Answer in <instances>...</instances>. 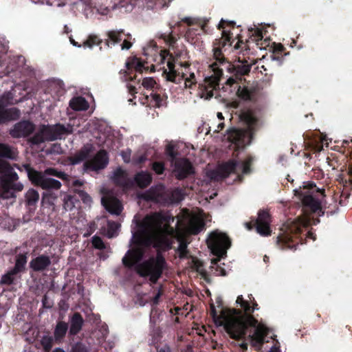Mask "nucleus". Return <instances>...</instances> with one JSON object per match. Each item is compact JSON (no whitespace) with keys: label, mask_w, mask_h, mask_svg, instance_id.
<instances>
[{"label":"nucleus","mask_w":352,"mask_h":352,"mask_svg":"<svg viewBox=\"0 0 352 352\" xmlns=\"http://www.w3.org/2000/svg\"><path fill=\"white\" fill-rule=\"evenodd\" d=\"M111 179L116 184L124 188H130L133 184V182L128 177L126 172L120 168H118L113 173Z\"/></svg>","instance_id":"aec40b11"},{"label":"nucleus","mask_w":352,"mask_h":352,"mask_svg":"<svg viewBox=\"0 0 352 352\" xmlns=\"http://www.w3.org/2000/svg\"><path fill=\"white\" fill-rule=\"evenodd\" d=\"M22 168L26 172L32 183L41 186L43 189H58L61 186L59 181L49 177V175H56L61 179H64L65 176V174L62 172L57 171V173H56V170L52 168L47 169L45 173L43 174L33 170L28 164H23Z\"/></svg>","instance_id":"1a4fd4ad"},{"label":"nucleus","mask_w":352,"mask_h":352,"mask_svg":"<svg viewBox=\"0 0 352 352\" xmlns=\"http://www.w3.org/2000/svg\"><path fill=\"white\" fill-rule=\"evenodd\" d=\"M68 327L67 324L63 322H59L54 331V337L56 340L62 338L66 333Z\"/></svg>","instance_id":"c756f323"},{"label":"nucleus","mask_w":352,"mask_h":352,"mask_svg":"<svg viewBox=\"0 0 352 352\" xmlns=\"http://www.w3.org/2000/svg\"><path fill=\"white\" fill-rule=\"evenodd\" d=\"M131 151L130 150L124 151L122 153L121 155L124 162L129 163L131 160Z\"/></svg>","instance_id":"49530a36"},{"label":"nucleus","mask_w":352,"mask_h":352,"mask_svg":"<svg viewBox=\"0 0 352 352\" xmlns=\"http://www.w3.org/2000/svg\"><path fill=\"white\" fill-rule=\"evenodd\" d=\"M71 352H87L84 345L77 343L73 346Z\"/></svg>","instance_id":"a18cd8bd"},{"label":"nucleus","mask_w":352,"mask_h":352,"mask_svg":"<svg viewBox=\"0 0 352 352\" xmlns=\"http://www.w3.org/2000/svg\"><path fill=\"white\" fill-rule=\"evenodd\" d=\"M295 195L302 201L303 205L309 208L311 211L316 212L321 209V204L323 199V192L316 186L311 189L306 188L294 190Z\"/></svg>","instance_id":"f8f14e48"},{"label":"nucleus","mask_w":352,"mask_h":352,"mask_svg":"<svg viewBox=\"0 0 352 352\" xmlns=\"http://www.w3.org/2000/svg\"><path fill=\"white\" fill-rule=\"evenodd\" d=\"M194 34V28H190L187 32V37L190 38Z\"/></svg>","instance_id":"bf43d9fd"},{"label":"nucleus","mask_w":352,"mask_h":352,"mask_svg":"<svg viewBox=\"0 0 352 352\" xmlns=\"http://www.w3.org/2000/svg\"><path fill=\"white\" fill-rule=\"evenodd\" d=\"M53 338L50 336H44L41 340V345L45 351H49L52 346Z\"/></svg>","instance_id":"4c0bfd02"},{"label":"nucleus","mask_w":352,"mask_h":352,"mask_svg":"<svg viewBox=\"0 0 352 352\" xmlns=\"http://www.w3.org/2000/svg\"><path fill=\"white\" fill-rule=\"evenodd\" d=\"M69 106L75 111H85L89 108V103L84 98L78 96L70 100Z\"/></svg>","instance_id":"393cba45"},{"label":"nucleus","mask_w":352,"mask_h":352,"mask_svg":"<svg viewBox=\"0 0 352 352\" xmlns=\"http://www.w3.org/2000/svg\"><path fill=\"white\" fill-rule=\"evenodd\" d=\"M38 192L34 189H30L25 194V200L29 206L34 205L38 201Z\"/></svg>","instance_id":"7c9ffc66"},{"label":"nucleus","mask_w":352,"mask_h":352,"mask_svg":"<svg viewBox=\"0 0 352 352\" xmlns=\"http://www.w3.org/2000/svg\"><path fill=\"white\" fill-rule=\"evenodd\" d=\"M134 180L140 188H144L151 184L152 177L149 173L142 171L135 175Z\"/></svg>","instance_id":"5701e85b"},{"label":"nucleus","mask_w":352,"mask_h":352,"mask_svg":"<svg viewBox=\"0 0 352 352\" xmlns=\"http://www.w3.org/2000/svg\"><path fill=\"white\" fill-rule=\"evenodd\" d=\"M156 66H160L159 70L163 71L166 80L176 84L184 83V88L192 89L197 82L195 72L192 71L188 63H182L177 58H174L166 50L161 51L155 58Z\"/></svg>","instance_id":"7ed1b4c3"},{"label":"nucleus","mask_w":352,"mask_h":352,"mask_svg":"<svg viewBox=\"0 0 352 352\" xmlns=\"http://www.w3.org/2000/svg\"><path fill=\"white\" fill-rule=\"evenodd\" d=\"M207 244L213 254L218 257L211 260L212 267H214V265H217L220 258L226 254L227 250L230 245V241L225 233L215 230L210 234Z\"/></svg>","instance_id":"9d476101"},{"label":"nucleus","mask_w":352,"mask_h":352,"mask_svg":"<svg viewBox=\"0 0 352 352\" xmlns=\"http://www.w3.org/2000/svg\"><path fill=\"white\" fill-rule=\"evenodd\" d=\"M32 2L35 3H43L44 0H31Z\"/></svg>","instance_id":"69168bd1"},{"label":"nucleus","mask_w":352,"mask_h":352,"mask_svg":"<svg viewBox=\"0 0 352 352\" xmlns=\"http://www.w3.org/2000/svg\"><path fill=\"white\" fill-rule=\"evenodd\" d=\"M236 304L243 311L236 309H227L220 305H210V315L217 327H223L227 333L234 339H240L245 334L246 329L251 328L249 340L252 346L260 349L266 339L270 329L263 323L258 322L251 315L255 309H258V305L252 294L246 297L240 295L236 300Z\"/></svg>","instance_id":"f03ea898"},{"label":"nucleus","mask_w":352,"mask_h":352,"mask_svg":"<svg viewBox=\"0 0 352 352\" xmlns=\"http://www.w3.org/2000/svg\"><path fill=\"white\" fill-rule=\"evenodd\" d=\"M235 82V80L233 78H229L228 80H227V83L228 85H232L234 84Z\"/></svg>","instance_id":"e2e57ef3"},{"label":"nucleus","mask_w":352,"mask_h":352,"mask_svg":"<svg viewBox=\"0 0 352 352\" xmlns=\"http://www.w3.org/2000/svg\"><path fill=\"white\" fill-rule=\"evenodd\" d=\"M94 151V146L91 143H87L74 155L69 157L72 164H78L85 161L83 165L85 170H98L107 166L109 163L107 153L104 150L98 151L96 155L89 159L90 155Z\"/></svg>","instance_id":"0eeeda50"},{"label":"nucleus","mask_w":352,"mask_h":352,"mask_svg":"<svg viewBox=\"0 0 352 352\" xmlns=\"http://www.w3.org/2000/svg\"><path fill=\"white\" fill-rule=\"evenodd\" d=\"M92 245L95 248L97 249L101 250L104 248V244L102 240L99 236H94L92 238Z\"/></svg>","instance_id":"37998d69"},{"label":"nucleus","mask_w":352,"mask_h":352,"mask_svg":"<svg viewBox=\"0 0 352 352\" xmlns=\"http://www.w3.org/2000/svg\"><path fill=\"white\" fill-rule=\"evenodd\" d=\"M307 237L311 239L313 241H314L316 239L314 234L311 232H308Z\"/></svg>","instance_id":"052dcab7"},{"label":"nucleus","mask_w":352,"mask_h":352,"mask_svg":"<svg viewBox=\"0 0 352 352\" xmlns=\"http://www.w3.org/2000/svg\"><path fill=\"white\" fill-rule=\"evenodd\" d=\"M270 218L267 212L261 211L258 213L256 221V228L257 232L262 236H269L271 234L270 227Z\"/></svg>","instance_id":"f3484780"},{"label":"nucleus","mask_w":352,"mask_h":352,"mask_svg":"<svg viewBox=\"0 0 352 352\" xmlns=\"http://www.w3.org/2000/svg\"><path fill=\"white\" fill-rule=\"evenodd\" d=\"M96 10L99 14L102 15H107L109 12V9L107 7H100L97 8Z\"/></svg>","instance_id":"8fccbe9b"},{"label":"nucleus","mask_w":352,"mask_h":352,"mask_svg":"<svg viewBox=\"0 0 352 352\" xmlns=\"http://www.w3.org/2000/svg\"><path fill=\"white\" fill-rule=\"evenodd\" d=\"M153 169L157 174H161L163 173L164 167L162 163L155 162L153 164Z\"/></svg>","instance_id":"c03bdc74"},{"label":"nucleus","mask_w":352,"mask_h":352,"mask_svg":"<svg viewBox=\"0 0 352 352\" xmlns=\"http://www.w3.org/2000/svg\"><path fill=\"white\" fill-rule=\"evenodd\" d=\"M54 135L52 126H41L32 138L31 142L33 144H38L45 141H52L54 140L55 136Z\"/></svg>","instance_id":"6ab92c4d"},{"label":"nucleus","mask_w":352,"mask_h":352,"mask_svg":"<svg viewBox=\"0 0 352 352\" xmlns=\"http://www.w3.org/2000/svg\"><path fill=\"white\" fill-rule=\"evenodd\" d=\"M120 224L115 222L108 221V228L107 231V236L109 238L116 236L119 231Z\"/></svg>","instance_id":"2f4dec72"},{"label":"nucleus","mask_w":352,"mask_h":352,"mask_svg":"<svg viewBox=\"0 0 352 352\" xmlns=\"http://www.w3.org/2000/svg\"><path fill=\"white\" fill-rule=\"evenodd\" d=\"M27 263V257L24 254H20L17 256L14 268L13 269L16 272H20L23 269L25 263Z\"/></svg>","instance_id":"473e14b6"},{"label":"nucleus","mask_w":352,"mask_h":352,"mask_svg":"<svg viewBox=\"0 0 352 352\" xmlns=\"http://www.w3.org/2000/svg\"><path fill=\"white\" fill-rule=\"evenodd\" d=\"M173 149V146L172 144H168L166 147V153L169 156H170L173 158V160H175V153Z\"/></svg>","instance_id":"09e8293b"},{"label":"nucleus","mask_w":352,"mask_h":352,"mask_svg":"<svg viewBox=\"0 0 352 352\" xmlns=\"http://www.w3.org/2000/svg\"><path fill=\"white\" fill-rule=\"evenodd\" d=\"M109 36V41L108 43H111L113 45H115L118 43V42L123 41L122 44L121 45V49L122 50H129L131 48L132 44L131 42L128 41L124 34L122 32L119 31H111L108 34Z\"/></svg>","instance_id":"412c9836"},{"label":"nucleus","mask_w":352,"mask_h":352,"mask_svg":"<svg viewBox=\"0 0 352 352\" xmlns=\"http://www.w3.org/2000/svg\"><path fill=\"white\" fill-rule=\"evenodd\" d=\"M138 197L140 199L156 202L179 201L182 199L180 190L176 189L170 192L166 190L165 187L161 184L151 188Z\"/></svg>","instance_id":"9b49d317"},{"label":"nucleus","mask_w":352,"mask_h":352,"mask_svg":"<svg viewBox=\"0 0 352 352\" xmlns=\"http://www.w3.org/2000/svg\"><path fill=\"white\" fill-rule=\"evenodd\" d=\"M309 223V220L305 217H299L295 221H288L282 228V234L278 237V243L287 244L292 240V234L297 235L301 228L307 226Z\"/></svg>","instance_id":"ddd939ff"},{"label":"nucleus","mask_w":352,"mask_h":352,"mask_svg":"<svg viewBox=\"0 0 352 352\" xmlns=\"http://www.w3.org/2000/svg\"><path fill=\"white\" fill-rule=\"evenodd\" d=\"M161 295H162V292L160 290H159L153 299V303L154 305H157L158 303L159 298H160Z\"/></svg>","instance_id":"5fc2aeb1"},{"label":"nucleus","mask_w":352,"mask_h":352,"mask_svg":"<svg viewBox=\"0 0 352 352\" xmlns=\"http://www.w3.org/2000/svg\"><path fill=\"white\" fill-rule=\"evenodd\" d=\"M51 261L49 256L41 255L32 259L30 265L34 271H41L48 267Z\"/></svg>","instance_id":"4be33fe9"},{"label":"nucleus","mask_w":352,"mask_h":352,"mask_svg":"<svg viewBox=\"0 0 352 352\" xmlns=\"http://www.w3.org/2000/svg\"><path fill=\"white\" fill-rule=\"evenodd\" d=\"M173 172L179 179H182L194 173L192 164L186 159H175L171 162Z\"/></svg>","instance_id":"2eb2a0df"},{"label":"nucleus","mask_w":352,"mask_h":352,"mask_svg":"<svg viewBox=\"0 0 352 352\" xmlns=\"http://www.w3.org/2000/svg\"><path fill=\"white\" fill-rule=\"evenodd\" d=\"M223 24V21L221 20V21L219 24V28L223 29V30L222 31V38H221V43H222L224 47L227 44V43L230 41V36L229 32L224 29Z\"/></svg>","instance_id":"ea45409f"},{"label":"nucleus","mask_w":352,"mask_h":352,"mask_svg":"<svg viewBox=\"0 0 352 352\" xmlns=\"http://www.w3.org/2000/svg\"><path fill=\"white\" fill-rule=\"evenodd\" d=\"M221 49L219 47H215L213 49V56L215 62L208 65L209 69L212 74L205 78L204 82L199 85V95L200 98L208 100L214 96V91L219 85L220 78L222 75L223 68L220 67L223 65L224 58L221 57Z\"/></svg>","instance_id":"39448f33"},{"label":"nucleus","mask_w":352,"mask_h":352,"mask_svg":"<svg viewBox=\"0 0 352 352\" xmlns=\"http://www.w3.org/2000/svg\"><path fill=\"white\" fill-rule=\"evenodd\" d=\"M52 352H65L63 349L57 348L55 350H54Z\"/></svg>","instance_id":"774afa93"},{"label":"nucleus","mask_w":352,"mask_h":352,"mask_svg":"<svg viewBox=\"0 0 352 352\" xmlns=\"http://www.w3.org/2000/svg\"><path fill=\"white\" fill-rule=\"evenodd\" d=\"M34 130V125L28 121H22L16 123L10 133L13 138H21L29 135Z\"/></svg>","instance_id":"a211bd4d"},{"label":"nucleus","mask_w":352,"mask_h":352,"mask_svg":"<svg viewBox=\"0 0 352 352\" xmlns=\"http://www.w3.org/2000/svg\"><path fill=\"white\" fill-rule=\"evenodd\" d=\"M251 66L248 64H239L234 67V70L236 74L245 75L249 73Z\"/></svg>","instance_id":"f704fd0d"},{"label":"nucleus","mask_w":352,"mask_h":352,"mask_svg":"<svg viewBox=\"0 0 352 352\" xmlns=\"http://www.w3.org/2000/svg\"><path fill=\"white\" fill-rule=\"evenodd\" d=\"M217 118H218L219 121H221L223 119V115H222L221 113H217Z\"/></svg>","instance_id":"0e129e2a"},{"label":"nucleus","mask_w":352,"mask_h":352,"mask_svg":"<svg viewBox=\"0 0 352 352\" xmlns=\"http://www.w3.org/2000/svg\"><path fill=\"white\" fill-rule=\"evenodd\" d=\"M283 50V46L281 44H274V50L275 52H282Z\"/></svg>","instance_id":"6e6d98bb"},{"label":"nucleus","mask_w":352,"mask_h":352,"mask_svg":"<svg viewBox=\"0 0 352 352\" xmlns=\"http://www.w3.org/2000/svg\"><path fill=\"white\" fill-rule=\"evenodd\" d=\"M184 21H185L186 22H187L188 23H192V19L190 18H185L184 19Z\"/></svg>","instance_id":"338daca9"},{"label":"nucleus","mask_w":352,"mask_h":352,"mask_svg":"<svg viewBox=\"0 0 352 352\" xmlns=\"http://www.w3.org/2000/svg\"><path fill=\"white\" fill-rule=\"evenodd\" d=\"M69 41H70L71 44H72L75 47H81V45H78V43L74 41V39L72 36L69 37Z\"/></svg>","instance_id":"13d9d810"},{"label":"nucleus","mask_w":352,"mask_h":352,"mask_svg":"<svg viewBox=\"0 0 352 352\" xmlns=\"http://www.w3.org/2000/svg\"><path fill=\"white\" fill-rule=\"evenodd\" d=\"M240 118L246 125L245 129H234L228 132V140L234 144L236 146L243 148L250 144L253 134L258 126V121L255 113L252 111L243 112Z\"/></svg>","instance_id":"423d86ee"},{"label":"nucleus","mask_w":352,"mask_h":352,"mask_svg":"<svg viewBox=\"0 0 352 352\" xmlns=\"http://www.w3.org/2000/svg\"><path fill=\"white\" fill-rule=\"evenodd\" d=\"M175 218L166 213H154L146 216L138 226L136 231L132 232L131 248L122 258L126 266L135 265L137 272L142 277H148L155 283L160 278L165 266L163 256L157 254L155 257L138 264L143 257L144 248L148 245L167 250L172 247L173 241L178 245L176 252L180 258L188 256L187 245L190 243L188 234H197L204 227L203 218L184 211L178 216L175 229L169 226Z\"/></svg>","instance_id":"f257e3e1"},{"label":"nucleus","mask_w":352,"mask_h":352,"mask_svg":"<svg viewBox=\"0 0 352 352\" xmlns=\"http://www.w3.org/2000/svg\"><path fill=\"white\" fill-rule=\"evenodd\" d=\"M224 126L223 122L221 121H219V122L217 124V129H214V132H219L220 131Z\"/></svg>","instance_id":"4d7b16f0"},{"label":"nucleus","mask_w":352,"mask_h":352,"mask_svg":"<svg viewBox=\"0 0 352 352\" xmlns=\"http://www.w3.org/2000/svg\"><path fill=\"white\" fill-rule=\"evenodd\" d=\"M142 85L147 90L153 89L156 85L155 80L151 77L144 78L142 80Z\"/></svg>","instance_id":"58836bf2"},{"label":"nucleus","mask_w":352,"mask_h":352,"mask_svg":"<svg viewBox=\"0 0 352 352\" xmlns=\"http://www.w3.org/2000/svg\"><path fill=\"white\" fill-rule=\"evenodd\" d=\"M216 270L219 275L226 276L227 274L226 270L219 265H217Z\"/></svg>","instance_id":"603ef678"},{"label":"nucleus","mask_w":352,"mask_h":352,"mask_svg":"<svg viewBox=\"0 0 352 352\" xmlns=\"http://www.w3.org/2000/svg\"><path fill=\"white\" fill-rule=\"evenodd\" d=\"M146 100L148 105L155 107H160L162 105V99L157 94L152 92L150 95H146Z\"/></svg>","instance_id":"c85d7f7f"},{"label":"nucleus","mask_w":352,"mask_h":352,"mask_svg":"<svg viewBox=\"0 0 352 352\" xmlns=\"http://www.w3.org/2000/svg\"><path fill=\"white\" fill-rule=\"evenodd\" d=\"M18 155L16 149L14 147L0 143V201L15 198V191H21L23 185L21 182L14 183L18 179V175L3 158L14 160Z\"/></svg>","instance_id":"20e7f679"},{"label":"nucleus","mask_w":352,"mask_h":352,"mask_svg":"<svg viewBox=\"0 0 352 352\" xmlns=\"http://www.w3.org/2000/svg\"><path fill=\"white\" fill-rule=\"evenodd\" d=\"M146 157L144 156V155H141L140 157H135L134 160H133V162L135 164H141L143 162H144L146 160Z\"/></svg>","instance_id":"3c124183"},{"label":"nucleus","mask_w":352,"mask_h":352,"mask_svg":"<svg viewBox=\"0 0 352 352\" xmlns=\"http://www.w3.org/2000/svg\"><path fill=\"white\" fill-rule=\"evenodd\" d=\"M16 272L14 270H10L7 274H4L1 277V283L2 284H8L10 285L13 282L14 275L16 274Z\"/></svg>","instance_id":"c9c22d12"},{"label":"nucleus","mask_w":352,"mask_h":352,"mask_svg":"<svg viewBox=\"0 0 352 352\" xmlns=\"http://www.w3.org/2000/svg\"><path fill=\"white\" fill-rule=\"evenodd\" d=\"M270 352H280L279 349L278 342L276 341V344H274L270 350Z\"/></svg>","instance_id":"864d4df0"},{"label":"nucleus","mask_w":352,"mask_h":352,"mask_svg":"<svg viewBox=\"0 0 352 352\" xmlns=\"http://www.w3.org/2000/svg\"><path fill=\"white\" fill-rule=\"evenodd\" d=\"M75 191L79 195L82 201L87 204H90L92 201L91 197L85 191L75 189Z\"/></svg>","instance_id":"79ce46f5"},{"label":"nucleus","mask_w":352,"mask_h":352,"mask_svg":"<svg viewBox=\"0 0 352 352\" xmlns=\"http://www.w3.org/2000/svg\"><path fill=\"white\" fill-rule=\"evenodd\" d=\"M65 208L67 210H71L72 208L74 206L72 197L70 196H67L65 198Z\"/></svg>","instance_id":"de8ad7c7"},{"label":"nucleus","mask_w":352,"mask_h":352,"mask_svg":"<svg viewBox=\"0 0 352 352\" xmlns=\"http://www.w3.org/2000/svg\"><path fill=\"white\" fill-rule=\"evenodd\" d=\"M63 179H66L68 186L74 188V190L76 189V188L80 186L83 184V182L82 181L76 179L74 178H68L66 175Z\"/></svg>","instance_id":"a19ab883"},{"label":"nucleus","mask_w":352,"mask_h":352,"mask_svg":"<svg viewBox=\"0 0 352 352\" xmlns=\"http://www.w3.org/2000/svg\"><path fill=\"white\" fill-rule=\"evenodd\" d=\"M127 87L130 93H133L135 91V87L134 86L129 85Z\"/></svg>","instance_id":"680f3d73"},{"label":"nucleus","mask_w":352,"mask_h":352,"mask_svg":"<svg viewBox=\"0 0 352 352\" xmlns=\"http://www.w3.org/2000/svg\"><path fill=\"white\" fill-rule=\"evenodd\" d=\"M101 43V40L96 36H90L89 38L84 42L82 46L84 47L92 48L94 45H98Z\"/></svg>","instance_id":"72a5a7b5"},{"label":"nucleus","mask_w":352,"mask_h":352,"mask_svg":"<svg viewBox=\"0 0 352 352\" xmlns=\"http://www.w3.org/2000/svg\"><path fill=\"white\" fill-rule=\"evenodd\" d=\"M238 96L244 100H252L254 97V89L245 86H239L237 89Z\"/></svg>","instance_id":"bb28decb"},{"label":"nucleus","mask_w":352,"mask_h":352,"mask_svg":"<svg viewBox=\"0 0 352 352\" xmlns=\"http://www.w3.org/2000/svg\"><path fill=\"white\" fill-rule=\"evenodd\" d=\"M101 193L103 195L101 202L106 210L111 214L120 215L123 209L121 202L106 192L104 187L101 188Z\"/></svg>","instance_id":"dca6fc26"},{"label":"nucleus","mask_w":352,"mask_h":352,"mask_svg":"<svg viewBox=\"0 0 352 352\" xmlns=\"http://www.w3.org/2000/svg\"><path fill=\"white\" fill-rule=\"evenodd\" d=\"M126 67L128 70L134 69L135 71L142 72L145 69L144 63L138 58L133 57L126 62Z\"/></svg>","instance_id":"cd10ccee"},{"label":"nucleus","mask_w":352,"mask_h":352,"mask_svg":"<svg viewBox=\"0 0 352 352\" xmlns=\"http://www.w3.org/2000/svg\"><path fill=\"white\" fill-rule=\"evenodd\" d=\"M54 140L57 139H60L64 135L72 133L74 131L73 127L68 124L67 126L58 124L52 126Z\"/></svg>","instance_id":"b1692460"},{"label":"nucleus","mask_w":352,"mask_h":352,"mask_svg":"<svg viewBox=\"0 0 352 352\" xmlns=\"http://www.w3.org/2000/svg\"><path fill=\"white\" fill-rule=\"evenodd\" d=\"M14 101L13 94L11 92L4 93L0 98V123L10 120L17 119L20 116L19 111L14 107L6 108L9 104L17 102Z\"/></svg>","instance_id":"4468645a"},{"label":"nucleus","mask_w":352,"mask_h":352,"mask_svg":"<svg viewBox=\"0 0 352 352\" xmlns=\"http://www.w3.org/2000/svg\"><path fill=\"white\" fill-rule=\"evenodd\" d=\"M191 267L201 274H204L205 273V270L202 262L197 260V258H193L192 259Z\"/></svg>","instance_id":"e433bc0d"},{"label":"nucleus","mask_w":352,"mask_h":352,"mask_svg":"<svg viewBox=\"0 0 352 352\" xmlns=\"http://www.w3.org/2000/svg\"><path fill=\"white\" fill-rule=\"evenodd\" d=\"M253 161L252 157H248L244 161L238 162L234 160L222 164L213 170H208L206 176L211 180L218 181L233 174L234 180L241 181V174L245 175L250 172V165Z\"/></svg>","instance_id":"6e6552de"},{"label":"nucleus","mask_w":352,"mask_h":352,"mask_svg":"<svg viewBox=\"0 0 352 352\" xmlns=\"http://www.w3.org/2000/svg\"><path fill=\"white\" fill-rule=\"evenodd\" d=\"M83 320L78 314H75L71 319L69 332L71 334L78 333L82 328Z\"/></svg>","instance_id":"a878e982"}]
</instances>
